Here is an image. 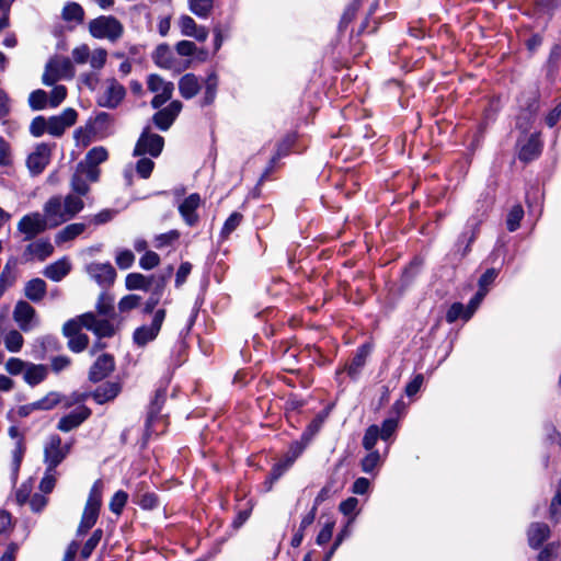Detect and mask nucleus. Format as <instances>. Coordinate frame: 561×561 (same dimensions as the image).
Listing matches in <instances>:
<instances>
[{
  "label": "nucleus",
  "instance_id": "obj_14",
  "mask_svg": "<svg viewBox=\"0 0 561 561\" xmlns=\"http://www.w3.org/2000/svg\"><path fill=\"white\" fill-rule=\"evenodd\" d=\"M80 320L89 331H92L99 339L111 337L115 334V328L108 319H98L93 312H85Z\"/></svg>",
  "mask_w": 561,
  "mask_h": 561
},
{
  "label": "nucleus",
  "instance_id": "obj_40",
  "mask_svg": "<svg viewBox=\"0 0 561 561\" xmlns=\"http://www.w3.org/2000/svg\"><path fill=\"white\" fill-rule=\"evenodd\" d=\"M72 194L84 197L90 192V183L81 175V171H75L70 179Z\"/></svg>",
  "mask_w": 561,
  "mask_h": 561
},
{
  "label": "nucleus",
  "instance_id": "obj_1",
  "mask_svg": "<svg viewBox=\"0 0 561 561\" xmlns=\"http://www.w3.org/2000/svg\"><path fill=\"white\" fill-rule=\"evenodd\" d=\"M84 208L82 197L72 193L54 195L44 204L43 210L49 218V228L58 227L73 219Z\"/></svg>",
  "mask_w": 561,
  "mask_h": 561
},
{
  "label": "nucleus",
  "instance_id": "obj_55",
  "mask_svg": "<svg viewBox=\"0 0 561 561\" xmlns=\"http://www.w3.org/2000/svg\"><path fill=\"white\" fill-rule=\"evenodd\" d=\"M127 500H128V494L125 491L118 490L117 492H115L114 495L112 496V499L110 501V505H108L111 512L116 515H121L126 503H127Z\"/></svg>",
  "mask_w": 561,
  "mask_h": 561
},
{
  "label": "nucleus",
  "instance_id": "obj_51",
  "mask_svg": "<svg viewBox=\"0 0 561 561\" xmlns=\"http://www.w3.org/2000/svg\"><path fill=\"white\" fill-rule=\"evenodd\" d=\"M23 336L16 330L9 331L4 336V346L9 352L16 353L23 346Z\"/></svg>",
  "mask_w": 561,
  "mask_h": 561
},
{
  "label": "nucleus",
  "instance_id": "obj_5",
  "mask_svg": "<svg viewBox=\"0 0 561 561\" xmlns=\"http://www.w3.org/2000/svg\"><path fill=\"white\" fill-rule=\"evenodd\" d=\"M71 450V443L62 444L58 434H50L44 444V463L57 468Z\"/></svg>",
  "mask_w": 561,
  "mask_h": 561
},
{
  "label": "nucleus",
  "instance_id": "obj_49",
  "mask_svg": "<svg viewBox=\"0 0 561 561\" xmlns=\"http://www.w3.org/2000/svg\"><path fill=\"white\" fill-rule=\"evenodd\" d=\"M524 217V209L520 205H515L511 208V210L507 214L506 218V227L507 230L511 232L516 231L519 226L520 221Z\"/></svg>",
  "mask_w": 561,
  "mask_h": 561
},
{
  "label": "nucleus",
  "instance_id": "obj_47",
  "mask_svg": "<svg viewBox=\"0 0 561 561\" xmlns=\"http://www.w3.org/2000/svg\"><path fill=\"white\" fill-rule=\"evenodd\" d=\"M362 461L360 467L365 473H374L381 463V456L378 450H369Z\"/></svg>",
  "mask_w": 561,
  "mask_h": 561
},
{
  "label": "nucleus",
  "instance_id": "obj_64",
  "mask_svg": "<svg viewBox=\"0 0 561 561\" xmlns=\"http://www.w3.org/2000/svg\"><path fill=\"white\" fill-rule=\"evenodd\" d=\"M398 421L394 417L386 419L379 427V436L382 440H388L397 431Z\"/></svg>",
  "mask_w": 561,
  "mask_h": 561
},
{
  "label": "nucleus",
  "instance_id": "obj_33",
  "mask_svg": "<svg viewBox=\"0 0 561 561\" xmlns=\"http://www.w3.org/2000/svg\"><path fill=\"white\" fill-rule=\"evenodd\" d=\"M173 273V267L168 266L164 272L152 274L148 276V285L151 294L162 297L165 284Z\"/></svg>",
  "mask_w": 561,
  "mask_h": 561
},
{
  "label": "nucleus",
  "instance_id": "obj_28",
  "mask_svg": "<svg viewBox=\"0 0 561 561\" xmlns=\"http://www.w3.org/2000/svg\"><path fill=\"white\" fill-rule=\"evenodd\" d=\"M167 398V389L165 388H158L154 392V397L150 401L147 417H146V430L149 432L151 428L152 423L158 417Z\"/></svg>",
  "mask_w": 561,
  "mask_h": 561
},
{
  "label": "nucleus",
  "instance_id": "obj_15",
  "mask_svg": "<svg viewBox=\"0 0 561 561\" xmlns=\"http://www.w3.org/2000/svg\"><path fill=\"white\" fill-rule=\"evenodd\" d=\"M89 276L101 287L111 286L116 278V271L111 263H90L85 267Z\"/></svg>",
  "mask_w": 561,
  "mask_h": 561
},
{
  "label": "nucleus",
  "instance_id": "obj_36",
  "mask_svg": "<svg viewBox=\"0 0 561 561\" xmlns=\"http://www.w3.org/2000/svg\"><path fill=\"white\" fill-rule=\"evenodd\" d=\"M133 501L135 504H137L141 510L145 511H151L157 508L160 505L159 497L153 492H145L141 493L140 491H137L133 495Z\"/></svg>",
  "mask_w": 561,
  "mask_h": 561
},
{
  "label": "nucleus",
  "instance_id": "obj_63",
  "mask_svg": "<svg viewBox=\"0 0 561 561\" xmlns=\"http://www.w3.org/2000/svg\"><path fill=\"white\" fill-rule=\"evenodd\" d=\"M67 96V88L65 85H55L48 93L49 107H57Z\"/></svg>",
  "mask_w": 561,
  "mask_h": 561
},
{
  "label": "nucleus",
  "instance_id": "obj_61",
  "mask_svg": "<svg viewBox=\"0 0 561 561\" xmlns=\"http://www.w3.org/2000/svg\"><path fill=\"white\" fill-rule=\"evenodd\" d=\"M561 7V0H537L536 10L540 14L551 16Z\"/></svg>",
  "mask_w": 561,
  "mask_h": 561
},
{
  "label": "nucleus",
  "instance_id": "obj_34",
  "mask_svg": "<svg viewBox=\"0 0 561 561\" xmlns=\"http://www.w3.org/2000/svg\"><path fill=\"white\" fill-rule=\"evenodd\" d=\"M218 83L219 80L216 72H210L205 80V91L201 100V106L204 107L214 103L217 95Z\"/></svg>",
  "mask_w": 561,
  "mask_h": 561
},
{
  "label": "nucleus",
  "instance_id": "obj_13",
  "mask_svg": "<svg viewBox=\"0 0 561 561\" xmlns=\"http://www.w3.org/2000/svg\"><path fill=\"white\" fill-rule=\"evenodd\" d=\"M126 95V89L116 79H107L106 88L99 98V105L106 108L117 107Z\"/></svg>",
  "mask_w": 561,
  "mask_h": 561
},
{
  "label": "nucleus",
  "instance_id": "obj_56",
  "mask_svg": "<svg viewBox=\"0 0 561 561\" xmlns=\"http://www.w3.org/2000/svg\"><path fill=\"white\" fill-rule=\"evenodd\" d=\"M106 59L107 51L104 48H96L93 51H90L88 62L92 69L101 70L105 66Z\"/></svg>",
  "mask_w": 561,
  "mask_h": 561
},
{
  "label": "nucleus",
  "instance_id": "obj_60",
  "mask_svg": "<svg viewBox=\"0 0 561 561\" xmlns=\"http://www.w3.org/2000/svg\"><path fill=\"white\" fill-rule=\"evenodd\" d=\"M550 518L558 522L561 516V479L558 482L557 491L550 504Z\"/></svg>",
  "mask_w": 561,
  "mask_h": 561
},
{
  "label": "nucleus",
  "instance_id": "obj_29",
  "mask_svg": "<svg viewBox=\"0 0 561 561\" xmlns=\"http://www.w3.org/2000/svg\"><path fill=\"white\" fill-rule=\"evenodd\" d=\"M88 227L89 226L85 220L81 222L69 224L56 233L55 243L60 245L75 240L77 237L82 234Z\"/></svg>",
  "mask_w": 561,
  "mask_h": 561
},
{
  "label": "nucleus",
  "instance_id": "obj_53",
  "mask_svg": "<svg viewBox=\"0 0 561 561\" xmlns=\"http://www.w3.org/2000/svg\"><path fill=\"white\" fill-rule=\"evenodd\" d=\"M499 275V270L491 267L488 268L479 278L478 286L480 291L483 294H488L490 287L493 285L494 280Z\"/></svg>",
  "mask_w": 561,
  "mask_h": 561
},
{
  "label": "nucleus",
  "instance_id": "obj_7",
  "mask_svg": "<svg viewBox=\"0 0 561 561\" xmlns=\"http://www.w3.org/2000/svg\"><path fill=\"white\" fill-rule=\"evenodd\" d=\"M165 314L167 312L164 309L156 310L150 324H144L134 331V343L139 347H144L148 343L154 341L161 330Z\"/></svg>",
  "mask_w": 561,
  "mask_h": 561
},
{
  "label": "nucleus",
  "instance_id": "obj_30",
  "mask_svg": "<svg viewBox=\"0 0 561 561\" xmlns=\"http://www.w3.org/2000/svg\"><path fill=\"white\" fill-rule=\"evenodd\" d=\"M550 536V528L545 523L530 524L527 537L531 548L538 549Z\"/></svg>",
  "mask_w": 561,
  "mask_h": 561
},
{
  "label": "nucleus",
  "instance_id": "obj_16",
  "mask_svg": "<svg viewBox=\"0 0 561 561\" xmlns=\"http://www.w3.org/2000/svg\"><path fill=\"white\" fill-rule=\"evenodd\" d=\"M92 414V411L87 405L80 404L77 409L70 413L60 417L57 423V430L64 433H68L79 427L84 421H87Z\"/></svg>",
  "mask_w": 561,
  "mask_h": 561
},
{
  "label": "nucleus",
  "instance_id": "obj_54",
  "mask_svg": "<svg viewBox=\"0 0 561 561\" xmlns=\"http://www.w3.org/2000/svg\"><path fill=\"white\" fill-rule=\"evenodd\" d=\"M57 471L56 468L46 467L44 477L42 478L39 482V490L43 493H50L56 484V478Z\"/></svg>",
  "mask_w": 561,
  "mask_h": 561
},
{
  "label": "nucleus",
  "instance_id": "obj_2",
  "mask_svg": "<svg viewBox=\"0 0 561 561\" xmlns=\"http://www.w3.org/2000/svg\"><path fill=\"white\" fill-rule=\"evenodd\" d=\"M103 482L96 480L90 489L89 496L77 529V536L85 535L98 522L102 505Z\"/></svg>",
  "mask_w": 561,
  "mask_h": 561
},
{
  "label": "nucleus",
  "instance_id": "obj_20",
  "mask_svg": "<svg viewBox=\"0 0 561 561\" xmlns=\"http://www.w3.org/2000/svg\"><path fill=\"white\" fill-rule=\"evenodd\" d=\"M35 316V309L27 301L19 300L15 304L13 310V320L18 323L22 331L27 332L34 327L33 321Z\"/></svg>",
  "mask_w": 561,
  "mask_h": 561
},
{
  "label": "nucleus",
  "instance_id": "obj_38",
  "mask_svg": "<svg viewBox=\"0 0 561 561\" xmlns=\"http://www.w3.org/2000/svg\"><path fill=\"white\" fill-rule=\"evenodd\" d=\"M61 16L66 22H76L80 24L84 20V10L77 2H68L65 4Z\"/></svg>",
  "mask_w": 561,
  "mask_h": 561
},
{
  "label": "nucleus",
  "instance_id": "obj_58",
  "mask_svg": "<svg viewBox=\"0 0 561 561\" xmlns=\"http://www.w3.org/2000/svg\"><path fill=\"white\" fill-rule=\"evenodd\" d=\"M27 365L28 362L22 360L18 357H11L5 363V370L12 376H24Z\"/></svg>",
  "mask_w": 561,
  "mask_h": 561
},
{
  "label": "nucleus",
  "instance_id": "obj_41",
  "mask_svg": "<svg viewBox=\"0 0 561 561\" xmlns=\"http://www.w3.org/2000/svg\"><path fill=\"white\" fill-rule=\"evenodd\" d=\"M148 276L140 273H130L126 276L125 285L129 290H149Z\"/></svg>",
  "mask_w": 561,
  "mask_h": 561
},
{
  "label": "nucleus",
  "instance_id": "obj_19",
  "mask_svg": "<svg viewBox=\"0 0 561 561\" xmlns=\"http://www.w3.org/2000/svg\"><path fill=\"white\" fill-rule=\"evenodd\" d=\"M115 360L110 354H102L96 358L89 371V380L100 382L114 371Z\"/></svg>",
  "mask_w": 561,
  "mask_h": 561
},
{
  "label": "nucleus",
  "instance_id": "obj_37",
  "mask_svg": "<svg viewBox=\"0 0 561 561\" xmlns=\"http://www.w3.org/2000/svg\"><path fill=\"white\" fill-rule=\"evenodd\" d=\"M147 85L153 93H168V95H172L174 91L173 82L165 81L158 75H150L147 80Z\"/></svg>",
  "mask_w": 561,
  "mask_h": 561
},
{
  "label": "nucleus",
  "instance_id": "obj_46",
  "mask_svg": "<svg viewBox=\"0 0 561 561\" xmlns=\"http://www.w3.org/2000/svg\"><path fill=\"white\" fill-rule=\"evenodd\" d=\"M108 159V152L105 147L98 146L91 148L84 158V161L93 164L95 167H99V164L105 162Z\"/></svg>",
  "mask_w": 561,
  "mask_h": 561
},
{
  "label": "nucleus",
  "instance_id": "obj_24",
  "mask_svg": "<svg viewBox=\"0 0 561 561\" xmlns=\"http://www.w3.org/2000/svg\"><path fill=\"white\" fill-rule=\"evenodd\" d=\"M70 271L71 263L68 257L64 256L45 266L43 275L53 282H60L70 273Z\"/></svg>",
  "mask_w": 561,
  "mask_h": 561
},
{
  "label": "nucleus",
  "instance_id": "obj_52",
  "mask_svg": "<svg viewBox=\"0 0 561 561\" xmlns=\"http://www.w3.org/2000/svg\"><path fill=\"white\" fill-rule=\"evenodd\" d=\"M467 310L461 302H454L446 312V321L448 323H454L458 319H462L463 321H468L470 318H467Z\"/></svg>",
  "mask_w": 561,
  "mask_h": 561
},
{
  "label": "nucleus",
  "instance_id": "obj_18",
  "mask_svg": "<svg viewBox=\"0 0 561 561\" xmlns=\"http://www.w3.org/2000/svg\"><path fill=\"white\" fill-rule=\"evenodd\" d=\"M201 202L202 199L199 194L192 193L179 205V213L184 222L190 227L196 226L199 220L197 209L201 206Z\"/></svg>",
  "mask_w": 561,
  "mask_h": 561
},
{
  "label": "nucleus",
  "instance_id": "obj_3",
  "mask_svg": "<svg viewBox=\"0 0 561 561\" xmlns=\"http://www.w3.org/2000/svg\"><path fill=\"white\" fill-rule=\"evenodd\" d=\"M89 32L96 39L117 42L124 33V26L113 15H100L89 22Z\"/></svg>",
  "mask_w": 561,
  "mask_h": 561
},
{
  "label": "nucleus",
  "instance_id": "obj_10",
  "mask_svg": "<svg viewBox=\"0 0 561 561\" xmlns=\"http://www.w3.org/2000/svg\"><path fill=\"white\" fill-rule=\"evenodd\" d=\"M482 221L483 214L473 215L468 219L465 230L461 232L456 243L457 251L460 253L461 257L466 256L470 252L471 244L474 242L479 233Z\"/></svg>",
  "mask_w": 561,
  "mask_h": 561
},
{
  "label": "nucleus",
  "instance_id": "obj_11",
  "mask_svg": "<svg viewBox=\"0 0 561 561\" xmlns=\"http://www.w3.org/2000/svg\"><path fill=\"white\" fill-rule=\"evenodd\" d=\"M54 253V245L47 238H42L36 241L28 243L23 253H22V262L27 263L34 260L39 262H44L47 257H49Z\"/></svg>",
  "mask_w": 561,
  "mask_h": 561
},
{
  "label": "nucleus",
  "instance_id": "obj_42",
  "mask_svg": "<svg viewBox=\"0 0 561 561\" xmlns=\"http://www.w3.org/2000/svg\"><path fill=\"white\" fill-rule=\"evenodd\" d=\"M327 417V414L324 413H320L318 414L310 423L309 425L306 427V430L304 431V433L301 434V439L305 440L306 443H310L312 440V438L319 433V431L321 430L323 423H324V420Z\"/></svg>",
  "mask_w": 561,
  "mask_h": 561
},
{
  "label": "nucleus",
  "instance_id": "obj_27",
  "mask_svg": "<svg viewBox=\"0 0 561 561\" xmlns=\"http://www.w3.org/2000/svg\"><path fill=\"white\" fill-rule=\"evenodd\" d=\"M24 296L32 302H39L47 294V284L44 279L36 277L25 283Z\"/></svg>",
  "mask_w": 561,
  "mask_h": 561
},
{
  "label": "nucleus",
  "instance_id": "obj_26",
  "mask_svg": "<svg viewBox=\"0 0 561 561\" xmlns=\"http://www.w3.org/2000/svg\"><path fill=\"white\" fill-rule=\"evenodd\" d=\"M370 353L368 344L360 345L351 362L346 365L345 370L352 379H356L364 367L366 359Z\"/></svg>",
  "mask_w": 561,
  "mask_h": 561
},
{
  "label": "nucleus",
  "instance_id": "obj_32",
  "mask_svg": "<svg viewBox=\"0 0 561 561\" xmlns=\"http://www.w3.org/2000/svg\"><path fill=\"white\" fill-rule=\"evenodd\" d=\"M201 90L198 78L194 73H186L179 80V91L182 98L190 100Z\"/></svg>",
  "mask_w": 561,
  "mask_h": 561
},
{
  "label": "nucleus",
  "instance_id": "obj_12",
  "mask_svg": "<svg viewBox=\"0 0 561 561\" xmlns=\"http://www.w3.org/2000/svg\"><path fill=\"white\" fill-rule=\"evenodd\" d=\"M78 114L77 111L67 107L59 115L50 116L47 119V133L55 137H60L65 130L75 125Z\"/></svg>",
  "mask_w": 561,
  "mask_h": 561
},
{
  "label": "nucleus",
  "instance_id": "obj_62",
  "mask_svg": "<svg viewBox=\"0 0 561 561\" xmlns=\"http://www.w3.org/2000/svg\"><path fill=\"white\" fill-rule=\"evenodd\" d=\"M242 221V215L240 213H232L227 220L225 221L222 229H221V236L227 238L232 231L237 229V227Z\"/></svg>",
  "mask_w": 561,
  "mask_h": 561
},
{
  "label": "nucleus",
  "instance_id": "obj_44",
  "mask_svg": "<svg viewBox=\"0 0 561 561\" xmlns=\"http://www.w3.org/2000/svg\"><path fill=\"white\" fill-rule=\"evenodd\" d=\"M102 537L103 530L101 528H98L92 533L91 537L85 541L80 552V556L83 560H88L91 557L93 550L98 547Z\"/></svg>",
  "mask_w": 561,
  "mask_h": 561
},
{
  "label": "nucleus",
  "instance_id": "obj_57",
  "mask_svg": "<svg viewBox=\"0 0 561 561\" xmlns=\"http://www.w3.org/2000/svg\"><path fill=\"white\" fill-rule=\"evenodd\" d=\"M379 438V426L375 424L368 426L363 437V447L366 450H373Z\"/></svg>",
  "mask_w": 561,
  "mask_h": 561
},
{
  "label": "nucleus",
  "instance_id": "obj_31",
  "mask_svg": "<svg viewBox=\"0 0 561 561\" xmlns=\"http://www.w3.org/2000/svg\"><path fill=\"white\" fill-rule=\"evenodd\" d=\"M542 150V144L539 136L534 134L530 135L527 142L520 148L518 158L520 161L529 162L537 159Z\"/></svg>",
  "mask_w": 561,
  "mask_h": 561
},
{
  "label": "nucleus",
  "instance_id": "obj_50",
  "mask_svg": "<svg viewBox=\"0 0 561 561\" xmlns=\"http://www.w3.org/2000/svg\"><path fill=\"white\" fill-rule=\"evenodd\" d=\"M113 297L106 293H101L98 302L96 311L100 316L112 317L114 314Z\"/></svg>",
  "mask_w": 561,
  "mask_h": 561
},
{
  "label": "nucleus",
  "instance_id": "obj_9",
  "mask_svg": "<svg viewBox=\"0 0 561 561\" xmlns=\"http://www.w3.org/2000/svg\"><path fill=\"white\" fill-rule=\"evenodd\" d=\"M164 139L158 134H152L149 128H145L139 136L134 149V156L150 154L157 158L163 150Z\"/></svg>",
  "mask_w": 561,
  "mask_h": 561
},
{
  "label": "nucleus",
  "instance_id": "obj_35",
  "mask_svg": "<svg viewBox=\"0 0 561 561\" xmlns=\"http://www.w3.org/2000/svg\"><path fill=\"white\" fill-rule=\"evenodd\" d=\"M153 60L160 68L171 69L174 62V56L169 45L160 44L153 53Z\"/></svg>",
  "mask_w": 561,
  "mask_h": 561
},
{
  "label": "nucleus",
  "instance_id": "obj_21",
  "mask_svg": "<svg viewBox=\"0 0 561 561\" xmlns=\"http://www.w3.org/2000/svg\"><path fill=\"white\" fill-rule=\"evenodd\" d=\"M18 260L10 257L0 273V299L8 289L14 286L19 278Z\"/></svg>",
  "mask_w": 561,
  "mask_h": 561
},
{
  "label": "nucleus",
  "instance_id": "obj_22",
  "mask_svg": "<svg viewBox=\"0 0 561 561\" xmlns=\"http://www.w3.org/2000/svg\"><path fill=\"white\" fill-rule=\"evenodd\" d=\"M121 391L122 383L119 381H107L91 392V397L98 404H104L114 400Z\"/></svg>",
  "mask_w": 561,
  "mask_h": 561
},
{
  "label": "nucleus",
  "instance_id": "obj_25",
  "mask_svg": "<svg viewBox=\"0 0 561 561\" xmlns=\"http://www.w3.org/2000/svg\"><path fill=\"white\" fill-rule=\"evenodd\" d=\"M49 374V367L44 364H34L28 362L26 370L23 376V380L30 387L34 388L42 383Z\"/></svg>",
  "mask_w": 561,
  "mask_h": 561
},
{
  "label": "nucleus",
  "instance_id": "obj_59",
  "mask_svg": "<svg viewBox=\"0 0 561 561\" xmlns=\"http://www.w3.org/2000/svg\"><path fill=\"white\" fill-rule=\"evenodd\" d=\"M90 47L87 44H81L75 47L71 51V61L72 65H84L88 62L90 57Z\"/></svg>",
  "mask_w": 561,
  "mask_h": 561
},
{
  "label": "nucleus",
  "instance_id": "obj_23",
  "mask_svg": "<svg viewBox=\"0 0 561 561\" xmlns=\"http://www.w3.org/2000/svg\"><path fill=\"white\" fill-rule=\"evenodd\" d=\"M61 350V344L59 340L54 335H45L41 339H37L34 348L33 355L35 359H45L48 353L58 352Z\"/></svg>",
  "mask_w": 561,
  "mask_h": 561
},
{
  "label": "nucleus",
  "instance_id": "obj_4",
  "mask_svg": "<svg viewBox=\"0 0 561 561\" xmlns=\"http://www.w3.org/2000/svg\"><path fill=\"white\" fill-rule=\"evenodd\" d=\"M76 75L72 61L68 57L50 58L42 77L45 85H54L60 79H72Z\"/></svg>",
  "mask_w": 561,
  "mask_h": 561
},
{
  "label": "nucleus",
  "instance_id": "obj_8",
  "mask_svg": "<svg viewBox=\"0 0 561 561\" xmlns=\"http://www.w3.org/2000/svg\"><path fill=\"white\" fill-rule=\"evenodd\" d=\"M54 147L55 145L41 142L37 144L34 150L27 156L26 167L32 176L42 174L49 164Z\"/></svg>",
  "mask_w": 561,
  "mask_h": 561
},
{
  "label": "nucleus",
  "instance_id": "obj_17",
  "mask_svg": "<svg viewBox=\"0 0 561 561\" xmlns=\"http://www.w3.org/2000/svg\"><path fill=\"white\" fill-rule=\"evenodd\" d=\"M182 110V103L178 100L172 101L167 107L159 110L152 116V122L157 128L162 131L168 130Z\"/></svg>",
  "mask_w": 561,
  "mask_h": 561
},
{
  "label": "nucleus",
  "instance_id": "obj_39",
  "mask_svg": "<svg viewBox=\"0 0 561 561\" xmlns=\"http://www.w3.org/2000/svg\"><path fill=\"white\" fill-rule=\"evenodd\" d=\"M64 399L65 397L61 393L57 391H50L42 399L34 401L33 404L36 411H49L61 403Z\"/></svg>",
  "mask_w": 561,
  "mask_h": 561
},
{
  "label": "nucleus",
  "instance_id": "obj_48",
  "mask_svg": "<svg viewBox=\"0 0 561 561\" xmlns=\"http://www.w3.org/2000/svg\"><path fill=\"white\" fill-rule=\"evenodd\" d=\"M76 171H81V175L85 178L89 183H95L100 179V169L93 164L85 162L84 160L80 161L77 164Z\"/></svg>",
  "mask_w": 561,
  "mask_h": 561
},
{
  "label": "nucleus",
  "instance_id": "obj_43",
  "mask_svg": "<svg viewBox=\"0 0 561 561\" xmlns=\"http://www.w3.org/2000/svg\"><path fill=\"white\" fill-rule=\"evenodd\" d=\"M28 105L33 111H41L49 106L48 93L42 89L34 90L28 96Z\"/></svg>",
  "mask_w": 561,
  "mask_h": 561
},
{
  "label": "nucleus",
  "instance_id": "obj_6",
  "mask_svg": "<svg viewBox=\"0 0 561 561\" xmlns=\"http://www.w3.org/2000/svg\"><path fill=\"white\" fill-rule=\"evenodd\" d=\"M49 227V218L43 211L24 215L18 222V231L24 236L25 241L33 240Z\"/></svg>",
  "mask_w": 561,
  "mask_h": 561
},
{
  "label": "nucleus",
  "instance_id": "obj_45",
  "mask_svg": "<svg viewBox=\"0 0 561 561\" xmlns=\"http://www.w3.org/2000/svg\"><path fill=\"white\" fill-rule=\"evenodd\" d=\"M190 10L198 18L206 19L214 5V0H188Z\"/></svg>",
  "mask_w": 561,
  "mask_h": 561
}]
</instances>
